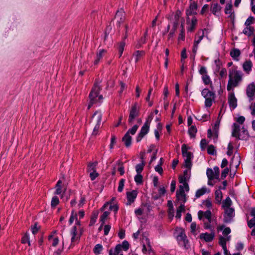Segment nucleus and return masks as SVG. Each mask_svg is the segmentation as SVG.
I'll list each match as a JSON object with an SVG mask.
<instances>
[{
  "instance_id": "21",
  "label": "nucleus",
  "mask_w": 255,
  "mask_h": 255,
  "mask_svg": "<svg viewBox=\"0 0 255 255\" xmlns=\"http://www.w3.org/2000/svg\"><path fill=\"white\" fill-rule=\"evenodd\" d=\"M252 66L253 64L250 60L246 61L243 64V70L247 74H250L252 70Z\"/></svg>"
},
{
  "instance_id": "46",
  "label": "nucleus",
  "mask_w": 255,
  "mask_h": 255,
  "mask_svg": "<svg viewBox=\"0 0 255 255\" xmlns=\"http://www.w3.org/2000/svg\"><path fill=\"white\" fill-rule=\"evenodd\" d=\"M110 212L105 211L103 214L101 216L100 221L103 224H104L107 217L109 215Z\"/></svg>"
},
{
  "instance_id": "14",
  "label": "nucleus",
  "mask_w": 255,
  "mask_h": 255,
  "mask_svg": "<svg viewBox=\"0 0 255 255\" xmlns=\"http://www.w3.org/2000/svg\"><path fill=\"white\" fill-rule=\"evenodd\" d=\"M137 195V192L136 190H132L131 192H128L127 193V197L128 199L127 205H129L132 203H133L136 198Z\"/></svg>"
},
{
  "instance_id": "15",
  "label": "nucleus",
  "mask_w": 255,
  "mask_h": 255,
  "mask_svg": "<svg viewBox=\"0 0 255 255\" xmlns=\"http://www.w3.org/2000/svg\"><path fill=\"white\" fill-rule=\"evenodd\" d=\"M215 237V233L212 231L210 234L208 233H202L200 235L201 239H203L207 242H211Z\"/></svg>"
},
{
  "instance_id": "25",
  "label": "nucleus",
  "mask_w": 255,
  "mask_h": 255,
  "mask_svg": "<svg viewBox=\"0 0 255 255\" xmlns=\"http://www.w3.org/2000/svg\"><path fill=\"white\" fill-rule=\"evenodd\" d=\"M241 55V52L239 49L234 48L233 50H232L230 52V55L236 61H238L239 59L238 57Z\"/></svg>"
},
{
  "instance_id": "24",
  "label": "nucleus",
  "mask_w": 255,
  "mask_h": 255,
  "mask_svg": "<svg viewBox=\"0 0 255 255\" xmlns=\"http://www.w3.org/2000/svg\"><path fill=\"white\" fill-rule=\"evenodd\" d=\"M131 136L128 133H126L122 138V141L124 142L126 147H129L131 143Z\"/></svg>"
},
{
  "instance_id": "63",
  "label": "nucleus",
  "mask_w": 255,
  "mask_h": 255,
  "mask_svg": "<svg viewBox=\"0 0 255 255\" xmlns=\"http://www.w3.org/2000/svg\"><path fill=\"white\" fill-rule=\"evenodd\" d=\"M116 138L115 135H112L111 140V143L110 145V148L111 149H112L114 147V144L116 143Z\"/></svg>"
},
{
  "instance_id": "35",
  "label": "nucleus",
  "mask_w": 255,
  "mask_h": 255,
  "mask_svg": "<svg viewBox=\"0 0 255 255\" xmlns=\"http://www.w3.org/2000/svg\"><path fill=\"white\" fill-rule=\"evenodd\" d=\"M182 212H185V206L183 204L180 205L179 207L177 209L176 215L175 217L177 219H180L181 217V213Z\"/></svg>"
},
{
  "instance_id": "64",
  "label": "nucleus",
  "mask_w": 255,
  "mask_h": 255,
  "mask_svg": "<svg viewBox=\"0 0 255 255\" xmlns=\"http://www.w3.org/2000/svg\"><path fill=\"white\" fill-rule=\"evenodd\" d=\"M166 192V190L163 186H160L159 191H158V194L159 196H161L163 195Z\"/></svg>"
},
{
  "instance_id": "62",
  "label": "nucleus",
  "mask_w": 255,
  "mask_h": 255,
  "mask_svg": "<svg viewBox=\"0 0 255 255\" xmlns=\"http://www.w3.org/2000/svg\"><path fill=\"white\" fill-rule=\"evenodd\" d=\"M122 248H123L125 251L128 250L129 248V244L128 241H124L122 243V245H121Z\"/></svg>"
},
{
  "instance_id": "10",
  "label": "nucleus",
  "mask_w": 255,
  "mask_h": 255,
  "mask_svg": "<svg viewBox=\"0 0 255 255\" xmlns=\"http://www.w3.org/2000/svg\"><path fill=\"white\" fill-rule=\"evenodd\" d=\"M176 197L180 203V205L182 204L184 205L185 203L186 202V198L183 186H180L179 190L176 192Z\"/></svg>"
},
{
  "instance_id": "33",
  "label": "nucleus",
  "mask_w": 255,
  "mask_h": 255,
  "mask_svg": "<svg viewBox=\"0 0 255 255\" xmlns=\"http://www.w3.org/2000/svg\"><path fill=\"white\" fill-rule=\"evenodd\" d=\"M207 192H209L210 190H208V189L206 187H203L202 188L198 189L196 191L195 196L196 198H199L200 196L203 195Z\"/></svg>"
},
{
  "instance_id": "40",
  "label": "nucleus",
  "mask_w": 255,
  "mask_h": 255,
  "mask_svg": "<svg viewBox=\"0 0 255 255\" xmlns=\"http://www.w3.org/2000/svg\"><path fill=\"white\" fill-rule=\"evenodd\" d=\"M232 204V201L229 197H228L223 202V206L224 208H230V206Z\"/></svg>"
},
{
  "instance_id": "41",
  "label": "nucleus",
  "mask_w": 255,
  "mask_h": 255,
  "mask_svg": "<svg viewBox=\"0 0 255 255\" xmlns=\"http://www.w3.org/2000/svg\"><path fill=\"white\" fill-rule=\"evenodd\" d=\"M97 165V162H95L93 163H90L88 164V167H87V170L88 172H92L96 171V166Z\"/></svg>"
},
{
  "instance_id": "47",
  "label": "nucleus",
  "mask_w": 255,
  "mask_h": 255,
  "mask_svg": "<svg viewBox=\"0 0 255 255\" xmlns=\"http://www.w3.org/2000/svg\"><path fill=\"white\" fill-rule=\"evenodd\" d=\"M255 19L253 16H250L246 21L245 25L246 26H251L250 25L254 22Z\"/></svg>"
},
{
  "instance_id": "18",
  "label": "nucleus",
  "mask_w": 255,
  "mask_h": 255,
  "mask_svg": "<svg viewBox=\"0 0 255 255\" xmlns=\"http://www.w3.org/2000/svg\"><path fill=\"white\" fill-rule=\"evenodd\" d=\"M198 217L199 219H201L203 216L205 217L209 223L211 222V212L210 210H208L205 212L200 211L198 212Z\"/></svg>"
},
{
  "instance_id": "52",
  "label": "nucleus",
  "mask_w": 255,
  "mask_h": 255,
  "mask_svg": "<svg viewBox=\"0 0 255 255\" xmlns=\"http://www.w3.org/2000/svg\"><path fill=\"white\" fill-rule=\"evenodd\" d=\"M125 180L124 179H122L119 182V187L118 188V190L119 192H121L123 190L124 184H125Z\"/></svg>"
},
{
  "instance_id": "4",
  "label": "nucleus",
  "mask_w": 255,
  "mask_h": 255,
  "mask_svg": "<svg viewBox=\"0 0 255 255\" xmlns=\"http://www.w3.org/2000/svg\"><path fill=\"white\" fill-rule=\"evenodd\" d=\"M202 95L205 99V105L206 107H211L215 99V94L208 89H204L202 91Z\"/></svg>"
},
{
  "instance_id": "56",
  "label": "nucleus",
  "mask_w": 255,
  "mask_h": 255,
  "mask_svg": "<svg viewBox=\"0 0 255 255\" xmlns=\"http://www.w3.org/2000/svg\"><path fill=\"white\" fill-rule=\"evenodd\" d=\"M29 240V235L26 233L21 239V243L25 244Z\"/></svg>"
},
{
  "instance_id": "36",
  "label": "nucleus",
  "mask_w": 255,
  "mask_h": 255,
  "mask_svg": "<svg viewBox=\"0 0 255 255\" xmlns=\"http://www.w3.org/2000/svg\"><path fill=\"white\" fill-rule=\"evenodd\" d=\"M145 165L144 160L141 161V163L138 164L135 166V170L137 173H141L143 170Z\"/></svg>"
},
{
  "instance_id": "38",
  "label": "nucleus",
  "mask_w": 255,
  "mask_h": 255,
  "mask_svg": "<svg viewBox=\"0 0 255 255\" xmlns=\"http://www.w3.org/2000/svg\"><path fill=\"white\" fill-rule=\"evenodd\" d=\"M134 179L135 182L137 184H142L143 182V176L140 173H137V174L134 176Z\"/></svg>"
},
{
  "instance_id": "6",
  "label": "nucleus",
  "mask_w": 255,
  "mask_h": 255,
  "mask_svg": "<svg viewBox=\"0 0 255 255\" xmlns=\"http://www.w3.org/2000/svg\"><path fill=\"white\" fill-rule=\"evenodd\" d=\"M139 115V107L138 106L137 103H135L131 107L129 111V115L128 117V123L132 125L134 120L138 117Z\"/></svg>"
},
{
  "instance_id": "32",
  "label": "nucleus",
  "mask_w": 255,
  "mask_h": 255,
  "mask_svg": "<svg viewBox=\"0 0 255 255\" xmlns=\"http://www.w3.org/2000/svg\"><path fill=\"white\" fill-rule=\"evenodd\" d=\"M254 28L252 26H246L243 30V33L245 35L250 36L253 34Z\"/></svg>"
},
{
  "instance_id": "54",
  "label": "nucleus",
  "mask_w": 255,
  "mask_h": 255,
  "mask_svg": "<svg viewBox=\"0 0 255 255\" xmlns=\"http://www.w3.org/2000/svg\"><path fill=\"white\" fill-rule=\"evenodd\" d=\"M187 178L183 176H181L179 178V182L182 184H184V185H185L187 186V188H188V184L187 183Z\"/></svg>"
},
{
  "instance_id": "55",
  "label": "nucleus",
  "mask_w": 255,
  "mask_h": 255,
  "mask_svg": "<svg viewBox=\"0 0 255 255\" xmlns=\"http://www.w3.org/2000/svg\"><path fill=\"white\" fill-rule=\"evenodd\" d=\"M146 38L145 37H142L141 38L140 40L138 41V43L136 45V47L137 48H140L142 44H144L146 42Z\"/></svg>"
},
{
  "instance_id": "5",
  "label": "nucleus",
  "mask_w": 255,
  "mask_h": 255,
  "mask_svg": "<svg viewBox=\"0 0 255 255\" xmlns=\"http://www.w3.org/2000/svg\"><path fill=\"white\" fill-rule=\"evenodd\" d=\"M102 114L101 112L96 111L93 115L91 119V122L96 123V124L94 128L93 134L96 135L100 128L101 123Z\"/></svg>"
},
{
  "instance_id": "50",
  "label": "nucleus",
  "mask_w": 255,
  "mask_h": 255,
  "mask_svg": "<svg viewBox=\"0 0 255 255\" xmlns=\"http://www.w3.org/2000/svg\"><path fill=\"white\" fill-rule=\"evenodd\" d=\"M202 80L205 85H208L211 82L210 78L207 74H204L202 76Z\"/></svg>"
},
{
  "instance_id": "45",
  "label": "nucleus",
  "mask_w": 255,
  "mask_h": 255,
  "mask_svg": "<svg viewBox=\"0 0 255 255\" xmlns=\"http://www.w3.org/2000/svg\"><path fill=\"white\" fill-rule=\"evenodd\" d=\"M138 126L137 125H135L131 128L129 129L126 133H128V134H131L132 135H134L138 129Z\"/></svg>"
},
{
  "instance_id": "26",
  "label": "nucleus",
  "mask_w": 255,
  "mask_h": 255,
  "mask_svg": "<svg viewBox=\"0 0 255 255\" xmlns=\"http://www.w3.org/2000/svg\"><path fill=\"white\" fill-rule=\"evenodd\" d=\"M122 250L121 245H118L114 249H111L109 251V255H119Z\"/></svg>"
},
{
  "instance_id": "12",
  "label": "nucleus",
  "mask_w": 255,
  "mask_h": 255,
  "mask_svg": "<svg viewBox=\"0 0 255 255\" xmlns=\"http://www.w3.org/2000/svg\"><path fill=\"white\" fill-rule=\"evenodd\" d=\"M246 94L250 98V101L253 100V98L255 94V85L254 83H251L247 87Z\"/></svg>"
},
{
  "instance_id": "8",
  "label": "nucleus",
  "mask_w": 255,
  "mask_h": 255,
  "mask_svg": "<svg viewBox=\"0 0 255 255\" xmlns=\"http://www.w3.org/2000/svg\"><path fill=\"white\" fill-rule=\"evenodd\" d=\"M150 124L148 121H146L142 127L140 132L136 137V141L139 142L141 139L148 132Z\"/></svg>"
},
{
  "instance_id": "29",
  "label": "nucleus",
  "mask_w": 255,
  "mask_h": 255,
  "mask_svg": "<svg viewBox=\"0 0 255 255\" xmlns=\"http://www.w3.org/2000/svg\"><path fill=\"white\" fill-rule=\"evenodd\" d=\"M221 187L215 192V199L217 203H220L223 198L222 193L221 191Z\"/></svg>"
},
{
  "instance_id": "22",
  "label": "nucleus",
  "mask_w": 255,
  "mask_h": 255,
  "mask_svg": "<svg viewBox=\"0 0 255 255\" xmlns=\"http://www.w3.org/2000/svg\"><path fill=\"white\" fill-rule=\"evenodd\" d=\"M228 101L230 106L233 109L236 108L237 106V100L234 94H231L228 97Z\"/></svg>"
},
{
  "instance_id": "2",
  "label": "nucleus",
  "mask_w": 255,
  "mask_h": 255,
  "mask_svg": "<svg viewBox=\"0 0 255 255\" xmlns=\"http://www.w3.org/2000/svg\"><path fill=\"white\" fill-rule=\"evenodd\" d=\"M241 130L240 126L237 123H234L232 135L238 139H246L249 136L247 130L244 127L242 128V130Z\"/></svg>"
},
{
  "instance_id": "53",
  "label": "nucleus",
  "mask_w": 255,
  "mask_h": 255,
  "mask_svg": "<svg viewBox=\"0 0 255 255\" xmlns=\"http://www.w3.org/2000/svg\"><path fill=\"white\" fill-rule=\"evenodd\" d=\"M227 239L223 237H220L219 239V244L222 248L226 247Z\"/></svg>"
},
{
  "instance_id": "48",
  "label": "nucleus",
  "mask_w": 255,
  "mask_h": 255,
  "mask_svg": "<svg viewBox=\"0 0 255 255\" xmlns=\"http://www.w3.org/2000/svg\"><path fill=\"white\" fill-rule=\"evenodd\" d=\"M125 42H122L120 43L119 47V57H121L122 55V54L123 53L124 47L125 46Z\"/></svg>"
},
{
  "instance_id": "57",
  "label": "nucleus",
  "mask_w": 255,
  "mask_h": 255,
  "mask_svg": "<svg viewBox=\"0 0 255 255\" xmlns=\"http://www.w3.org/2000/svg\"><path fill=\"white\" fill-rule=\"evenodd\" d=\"M192 158L185 159V166L187 168H190L192 166Z\"/></svg>"
},
{
  "instance_id": "7",
  "label": "nucleus",
  "mask_w": 255,
  "mask_h": 255,
  "mask_svg": "<svg viewBox=\"0 0 255 255\" xmlns=\"http://www.w3.org/2000/svg\"><path fill=\"white\" fill-rule=\"evenodd\" d=\"M177 240L180 246H183L186 249L189 248L188 240L183 230H181L179 234L177 236Z\"/></svg>"
},
{
  "instance_id": "44",
  "label": "nucleus",
  "mask_w": 255,
  "mask_h": 255,
  "mask_svg": "<svg viewBox=\"0 0 255 255\" xmlns=\"http://www.w3.org/2000/svg\"><path fill=\"white\" fill-rule=\"evenodd\" d=\"M102 250H103L102 246L100 244H97L94 247V252L95 254L98 255L101 253Z\"/></svg>"
},
{
  "instance_id": "9",
  "label": "nucleus",
  "mask_w": 255,
  "mask_h": 255,
  "mask_svg": "<svg viewBox=\"0 0 255 255\" xmlns=\"http://www.w3.org/2000/svg\"><path fill=\"white\" fill-rule=\"evenodd\" d=\"M234 216V209L233 208H226L225 209L224 221L225 223L231 222Z\"/></svg>"
},
{
  "instance_id": "13",
  "label": "nucleus",
  "mask_w": 255,
  "mask_h": 255,
  "mask_svg": "<svg viewBox=\"0 0 255 255\" xmlns=\"http://www.w3.org/2000/svg\"><path fill=\"white\" fill-rule=\"evenodd\" d=\"M187 23L188 24L187 30L189 32H192L195 29L197 23V19L195 17H193L191 22L189 21V17H188L187 19Z\"/></svg>"
},
{
  "instance_id": "16",
  "label": "nucleus",
  "mask_w": 255,
  "mask_h": 255,
  "mask_svg": "<svg viewBox=\"0 0 255 255\" xmlns=\"http://www.w3.org/2000/svg\"><path fill=\"white\" fill-rule=\"evenodd\" d=\"M62 181L59 180L57 182L56 185H55V191L54 192V194L55 195H61V198H63V194L65 192V189H64V190H62Z\"/></svg>"
},
{
  "instance_id": "1",
  "label": "nucleus",
  "mask_w": 255,
  "mask_h": 255,
  "mask_svg": "<svg viewBox=\"0 0 255 255\" xmlns=\"http://www.w3.org/2000/svg\"><path fill=\"white\" fill-rule=\"evenodd\" d=\"M243 74L241 71L235 69L229 70V80L227 85V90H231L234 87L238 86L240 82L242 81Z\"/></svg>"
},
{
  "instance_id": "23",
  "label": "nucleus",
  "mask_w": 255,
  "mask_h": 255,
  "mask_svg": "<svg viewBox=\"0 0 255 255\" xmlns=\"http://www.w3.org/2000/svg\"><path fill=\"white\" fill-rule=\"evenodd\" d=\"M251 215L253 218L248 221V225L249 228H252L255 226V208L251 209Z\"/></svg>"
},
{
  "instance_id": "20",
  "label": "nucleus",
  "mask_w": 255,
  "mask_h": 255,
  "mask_svg": "<svg viewBox=\"0 0 255 255\" xmlns=\"http://www.w3.org/2000/svg\"><path fill=\"white\" fill-rule=\"evenodd\" d=\"M187 146L186 144H184L182 146V152L183 157L185 159L192 158L193 154L191 152L188 151Z\"/></svg>"
},
{
  "instance_id": "49",
  "label": "nucleus",
  "mask_w": 255,
  "mask_h": 255,
  "mask_svg": "<svg viewBox=\"0 0 255 255\" xmlns=\"http://www.w3.org/2000/svg\"><path fill=\"white\" fill-rule=\"evenodd\" d=\"M207 151H208V153L209 154H211V155H214L216 153L215 147L213 145H210L208 146Z\"/></svg>"
},
{
  "instance_id": "59",
  "label": "nucleus",
  "mask_w": 255,
  "mask_h": 255,
  "mask_svg": "<svg viewBox=\"0 0 255 255\" xmlns=\"http://www.w3.org/2000/svg\"><path fill=\"white\" fill-rule=\"evenodd\" d=\"M208 142L205 139H202L200 142V146L202 149V150H204L205 149L206 146Z\"/></svg>"
},
{
  "instance_id": "17",
  "label": "nucleus",
  "mask_w": 255,
  "mask_h": 255,
  "mask_svg": "<svg viewBox=\"0 0 255 255\" xmlns=\"http://www.w3.org/2000/svg\"><path fill=\"white\" fill-rule=\"evenodd\" d=\"M181 15V12L180 10H177L174 16V21L173 22V27L174 29H177L180 22V18Z\"/></svg>"
},
{
  "instance_id": "58",
  "label": "nucleus",
  "mask_w": 255,
  "mask_h": 255,
  "mask_svg": "<svg viewBox=\"0 0 255 255\" xmlns=\"http://www.w3.org/2000/svg\"><path fill=\"white\" fill-rule=\"evenodd\" d=\"M118 164L120 166V167L118 168V170L120 172L121 175H123L125 173V170H124V167L123 166V163L122 162H121L120 161H119Z\"/></svg>"
},
{
  "instance_id": "39",
  "label": "nucleus",
  "mask_w": 255,
  "mask_h": 255,
  "mask_svg": "<svg viewBox=\"0 0 255 255\" xmlns=\"http://www.w3.org/2000/svg\"><path fill=\"white\" fill-rule=\"evenodd\" d=\"M197 131V129L195 126H191L188 130L189 134H190L191 137H195V134Z\"/></svg>"
},
{
  "instance_id": "28",
  "label": "nucleus",
  "mask_w": 255,
  "mask_h": 255,
  "mask_svg": "<svg viewBox=\"0 0 255 255\" xmlns=\"http://www.w3.org/2000/svg\"><path fill=\"white\" fill-rule=\"evenodd\" d=\"M71 235L72 236L71 242L72 243L75 242L78 238H79V236H77V228L75 226L73 227L72 228Z\"/></svg>"
},
{
  "instance_id": "11",
  "label": "nucleus",
  "mask_w": 255,
  "mask_h": 255,
  "mask_svg": "<svg viewBox=\"0 0 255 255\" xmlns=\"http://www.w3.org/2000/svg\"><path fill=\"white\" fill-rule=\"evenodd\" d=\"M125 12L123 9L117 11L115 16V19L116 21V24L117 27H120L121 23L125 20Z\"/></svg>"
},
{
  "instance_id": "19",
  "label": "nucleus",
  "mask_w": 255,
  "mask_h": 255,
  "mask_svg": "<svg viewBox=\"0 0 255 255\" xmlns=\"http://www.w3.org/2000/svg\"><path fill=\"white\" fill-rule=\"evenodd\" d=\"M197 9V4L195 2L192 3L190 5L189 9L186 11V14L188 17L189 15H195L197 13L196 10Z\"/></svg>"
},
{
  "instance_id": "60",
  "label": "nucleus",
  "mask_w": 255,
  "mask_h": 255,
  "mask_svg": "<svg viewBox=\"0 0 255 255\" xmlns=\"http://www.w3.org/2000/svg\"><path fill=\"white\" fill-rule=\"evenodd\" d=\"M99 174L96 172V171H92L90 172V177L92 180H94L95 178L98 177Z\"/></svg>"
},
{
  "instance_id": "27",
  "label": "nucleus",
  "mask_w": 255,
  "mask_h": 255,
  "mask_svg": "<svg viewBox=\"0 0 255 255\" xmlns=\"http://www.w3.org/2000/svg\"><path fill=\"white\" fill-rule=\"evenodd\" d=\"M168 206L169 207L168 210V216L169 218L172 219L174 215V209L173 205V203L171 201H168Z\"/></svg>"
},
{
  "instance_id": "30",
  "label": "nucleus",
  "mask_w": 255,
  "mask_h": 255,
  "mask_svg": "<svg viewBox=\"0 0 255 255\" xmlns=\"http://www.w3.org/2000/svg\"><path fill=\"white\" fill-rule=\"evenodd\" d=\"M222 8V7L218 3H213L211 7V11L214 14H216L217 12H219Z\"/></svg>"
},
{
  "instance_id": "34",
  "label": "nucleus",
  "mask_w": 255,
  "mask_h": 255,
  "mask_svg": "<svg viewBox=\"0 0 255 255\" xmlns=\"http://www.w3.org/2000/svg\"><path fill=\"white\" fill-rule=\"evenodd\" d=\"M144 52L143 51H136L133 54V56L134 58L135 62L138 61L140 58L144 55Z\"/></svg>"
},
{
  "instance_id": "31",
  "label": "nucleus",
  "mask_w": 255,
  "mask_h": 255,
  "mask_svg": "<svg viewBox=\"0 0 255 255\" xmlns=\"http://www.w3.org/2000/svg\"><path fill=\"white\" fill-rule=\"evenodd\" d=\"M207 176L208 178V180H212L214 179H218L219 178H216V175L215 174V172L211 168H208L207 169L206 172Z\"/></svg>"
},
{
  "instance_id": "51",
  "label": "nucleus",
  "mask_w": 255,
  "mask_h": 255,
  "mask_svg": "<svg viewBox=\"0 0 255 255\" xmlns=\"http://www.w3.org/2000/svg\"><path fill=\"white\" fill-rule=\"evenodd\" d=\"M77 214L74 213V211H72V213H71V215L70 218L69 220V223L70 225H71L73 223L75 219L76 220H77Z\"/></svg>"
},
{
  "instance_id": "3",
  "label": "nucleus",
  "mask_w": 255,
  "mask_h": 255,
  "mask_svg": "<svg viewBox=\"0 0 255 255\" xmlns=\"http://www.w3.org/2000/svg\"><path fill=\"white\" fill-rule=\"evenodd\" d=\"M100 90V87L99 86V83L96 82L94 84V86L92 88L89 96L90 99V103L88 106V109H89L91 106L97 102V97L98 96Z\"/></svg>"
},
{
  "instance_id": "43",
  "label": "nucleus",
  "mask_w": 255,
  "mask_h": 255,
  "mask_svg": "<svg viewBox=\"0 0 255 255\" xmlns=\"http://www.w3.org/2000/svg\"><path fill=\"white\" fill-rule=\"evenodd\" d=\"M59 203V200L58 198L55 196L53 197L51 200V206L52 207H55Z\"/></svg>"
},
{
  "instance_id": "37",
  "label": "nucleus",
  "mask_w": 255,
  "mask_h": 255,
  "mask_svg": "<svg viewBox=\"0 0 255 255\" xmlns=\"http://www.w3.org/2000/svg\"><path fill=\"white\" fill-rule=\"evenodd\" d=\"M232 4L231 3H228L226 4V7L225 9V12L226 14H230V17H232Z\"/></svg>"
},
{
  "instance_id": "61",
  "label": "nucleus",
  "mask_w": 255,
  "mask_h": 255,
  "mask_svg": "<svg viewBox=\"0 0 255 255\" xmlns=\"http://www.w3.org/2000/svg\"><path fill=\"white\" fill-rule=\"evenodd\" d=\"M229 170L228 168H225L221 173V178L224 179L227 176L229 173Z\"/></svg>"
},
{
  "instance_id": "42",
  "label": "nucleus",
  "mask_w": 255,
  "mask_h": 255,
  "mask_svg": "<svg viewBox=\"0 0 255 255\" xmlns=\"http://www.w3.org/2000/svg\"><path fill=\"white\" fill-rule=\"evenodd\" d=\"M220 122V120L217 121L215 123V125L214 126V127H213L214 134V135H215V137L216 138L218 137V130L219 128Z\"/></svg>"
}]
</instances>
